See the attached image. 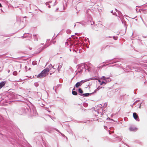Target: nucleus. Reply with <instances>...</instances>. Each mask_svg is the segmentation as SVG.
Segmentation results:
<instances>
[{
	"instance_id": "nucleus-9",
	"label": "nucleus",
	"mask_w": 147,
	"mask_h": 147,
	"mask_svg": "<svg viewBox=\"0 0 147 147\" xmlns=\"http://www.w3.org/2000/svg\"><path fill=\"white\" fill-rule=\"evenodd\" d=\"M101 78L103 80H105L106 79V78L105 76H102Z\"/></svg>"
},
{
	"instance_id": "nucleus-11",
	"label": "nucleus",
	"mask_w": 147,
	"mask_h": 147,
	"mask_svg": "<svg viewBox=\"0 0 147 147\" xmlns=\"http://www.w3.org/2000/svg\"><path fill=\"white\" fill-rule=\"evenodd\" d=\"M104 83H105V82H104L103 81V82H102L100 84H101V85H102V84H104Z\"/></svg>"
},
{
	"instance_id": "nucleus-3",
	"label": "nucleus",
	"mask_w": 147,
	"mask_h": 147,
	"mask_svg": "<svg viewBox=\"0 0 147 147\" xmlns=\"http://www.w3.org/2000/svg\"><path fill=\"white\" fill-rule=\"evenodd\" d=\"M129 129L131 131H136L137 130L136 128L133 126H131L129 127Z\"/></svg>"
},
{
	"instance_id": "nucleus-8",
	"label": "nucleus",
	"mask_w": 147,
	"mask_h": 147,
	"mask_svg": "<svg viewBox=\"0 0 147 147\" xmlns=\"http://www.w3.org/2000/svg\"><path fill=\"white\" fill-rule=\"evenodd\" d=\"M89 95V94L88 93H85V94H83V95L85 96H88Z\"/></svg>"
},
{
	"instance_id": "nucleus-6",
	"label": "nucleus",
	"mask_w": 147,
	"mask_h": 147,
	"mask_svg": "<svg viewBox=\"0 0 147 147\" xmlns=\"http://www.w3.org/2000/svg\"><path fill=\"white\" fill-rule=\"evenodd\" d=\"M75 90V88H74L73 89V90ZM72 94H73L74 95H76L77 94V92L76 91H73H73H72Z\"/></svg>"
},
{
	"instance_id": "nucleus-4",
	"label": "nucleus",
	"mask_w": 147,
	"mask_h": 147,
	"mask_svg": "<svg viewBox=\"0 0 147 147\" xmlns=\"http://www.w3.org/2000/svg\"><path fill=\"white\" fill-rule=\"evenodd\" d=\"M6 83L5 81H2L0 83V89H1L3 86Z\"/></svg>"
},
{
	"instance_id": "nucleus-7",
	"label": "nucleus",
	"mask_w": 147,
	"mask_h": 147,
	"mask_svg": "<svg viewBox=\"0 0 147 147\" xmlns=\"http://www.w3.org/2000/svg\"><path fill=\"white\" fill-rule=\"evenodd\" d=\"M78 91L80 93H83V91L81 88H79L78 90Z\"/></svg>"
},
{
	"instance_id": "nucleus-12",
	"label": "nucleus",
	"mask_w": 147,
	"mask_h": 147,
	"mask_svg": "<svg viewBox=\"0 0 147 147\" xmlns=\"http://www.w3.org/2000/svg\"><path fill=\"white\" fill-rule=\"evenodd\" d=\"M2 7V5H1V4L0 3V7Z\"/></svg>"
},
{
	"instance_id": "nucleus-5",
	"label": "nucleus",
	"mask_w": 147,
	"mask_h": 147,
	"mask_svg": "<svg viewBox=\"0 0 147 147\" xmlns=\"http://www.w3.org/2000/svg\"><path fill=\"white\" fill-rule=\"evenodd\" d=\"M84 83V82H83L82 81H81L80 82H77L75 85V86L76 88H78L80 86L82 85V83Z\"/></svg>"
},
{
	"instance_id": "nucleus-1",
	"label": "nucleus",
	"mask_w": 147,
	"mask_h": 147,
	"mask_svg": "<svg viewBox=\"0 0 147 147\" xmlns=\"http://www.w3.org/2000/svg\"><path fill=\"white\" fill-rule=\"evenodd\" d=\"M49 70L48 68H46L43 70L41 72L37 75V77L38 78H42L45 77L48 74Z\"/></svg>"
},
{
	"instance_id": "nucleus-2",
	"label": "nucleus",
	"mask_w": 147,
	"mask_h": 147,
	"mask_svg": "<svg viewBox=\"0 0 147 147\" xmlns=\"http://www.w3.org/2000/svg\"><path fill=\"white\" fill-rule=\"evenodd\" d=\"M133 117L136 120L139 121V119L138 115L136 113H133Z\"/></svg>"
},
{
	"instance_id": "nucleus-10",
	"label": "nucleus",
	"mask_w": 147,
	"mask_h": 147,
	"mask_svg": "<svg viewBox=\"0 0 147 147\" xmlns=\"http://www.w3.org/2000/svg\"><path fill=\"white\" fill-rule=\"evenodd\" d=\"M17 72H13V74L14 75H16L17 74Z\"/></svg>"
}]
</instances>
